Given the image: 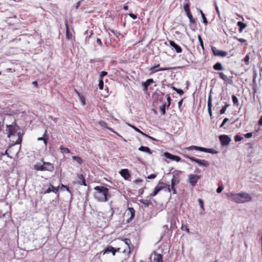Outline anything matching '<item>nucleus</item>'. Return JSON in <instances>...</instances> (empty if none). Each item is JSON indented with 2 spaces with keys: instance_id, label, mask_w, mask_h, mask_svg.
<instances>
[{
  "instance_id": "13",
  "label": "nucleus",
  "mask_w": 262,
  "mask_h": 262,
  "mask_svg": "<svg viewBox=\"0 0 262 262\" xmlns=\"http://www.w3.org/2000/svg\"><path fill=\"white\" fill-rule=\"evenodd\" d=\"M169 45L171 47H172L176 50L177 53H180L182 52V50L181 48L179 46H178L177 44H176L173 41L170 40Z\"/></svg>"
},
{
  "instance_id": "29",
  "label": "nucleus",
  "mask_w": 262,
  "mask_h": 262,
  "mask_svg": "<svg viewBox=\"0 0 262 262\" xmlns=\"http://www.w3.org/2000/svg\"><path fill=\"white\" fill-rule=\"evenodd\" d=\"M128 210H129V212L130 213V214H131L130 219L132 220L135 216V211L134 209L133 208H132V207L128 208Z\"/></svg>"
},
{
  "instance_id": "14",
  "label": "nucleus",
  "mask_w": 262,
  "mask_h": 262,
  "mask_svg": "<svg viewBox=\"0 0 262 262\" xmlns=\"http://www.w3.org/2000/svg\"><path fill=\"white\" fill-rule=\"evenodd\" d=\"M116 252H118L117 249H115L114 247L111 246H107L104 251L103 253H109L112 252L113 255H115Z\"/></svg>"
},
{
  "instance_id": "28",
  "label": "nucleus",
  "mask_w": 262,
  "mask_h": 262,
  "mask_svg": "<svg viewBox=\"0 0 262 262\" xmlns=\"http://www.w3.org/2000/svg\"><path fill=\"white\" fill-rule=\"evenodd\" d=\"M187 17H188L189 21L191 23L194 24L195 21L194 19H193L192 14L190 12L186 13Z\"/></svg>"
},
{
  "instance_id": "53",
  "label": "nucleus",
  "mask_w": 262,
  "mask_h": 262,
  "mask_svg": "<svg viewBox=\"0 0 262 262\" xmlns=\"http://www.w3.org/2000/svg\"><path fill=\"white\" fill-rule=\"evenodd\" d=\"M177 92L180 95H182L184 94V92L182 90L178 89L177 90Z\"/></svg>"
},
{
  "instance_id": "42",
  "label": "nucleus",
  "mask_w": 262,
  "mask_h": 262,
  "mask_svg": "<svg viewBox=\"0 0 262 262\" xmlns=\"http://www.w3.org/2000/svg\"><path fill=\"white\" fill-rule=\"evenodd\" d=\"M229 120V119L227 118H225L224 120H223V121L222 122V123L221 124V125H220V127H223L224 126V125L225 124V123L228 122Z\"/></svg>"
},
{
  "instance_id": "8",
  "label": "nucleus",
  "mask_w": 262,
  "mask_h": 262,
  "mask_svg": "<svg viewBox=\"0 0 262 262\" xmlns=\"http://www.w3.org/2000/svg\"><path fill=\"white\" fill-rule=\"evenodd\" d=\"M151 262H163L162 255L156 252H154L150 255Z\"/></svg>"
},
{
  "instance_id": "12",
  "label": "nucleus",
  "mask_w": 262,
  "mask_h": 262,
  "mask_svg": "<svg viewBox=\"0 0 262 262\" xmlns=\"http://www.w3.org/2000/svg\"><path fill=\"white\" fill-rule=\"evenodd\" d=\"M164 155L166 158L171 159L173 161H175L177 162H179L181 161V158L180 157L172 155L169 152H165Z\"/></svg>"
},
{
  "instance_id": "54",
  "label": "nucleus",
  "mask_w": 262,
  "mask_h": 262,
  "mask_svg": "<svg viewBox=\"0 0 262 262\" xmlns=\"http://www.w3.org/2000/svg\"><path fill=\"white\" fill-rule=\"evenodd\" d=\"M226 111V108L225 107H224V106L221 108V110H220V114H223L225 113Z\"/></svg>"
},
{
  "instance_id": "17",
  "label": "nucleus",
  "mask_w": 262,
  "mask_h": 262,
  "mask_svg": "<svg viewBox=\"0 0 262 262\" xmlns=\"http://www.w3.org/2000/svg\"><path fill=\"white\" fill-rule=\"evenodd\" d=\"M120 174L122 177H123L125 180L128 179L130 177V174L129 173V171L127 169H122L120 172Z\"/></svg>"
},
{
  "instance_id": "15",
  "label": "nucleus",
  "mask_w": 262,
  "mask_h": 262,
  "mask_svg": "<svg viewBox=\"0 0 262 262\" xmlns=\"http://www.w3.org/2000/svg\"><path fill=\"white\" fill-rule=\"evenodd\" d=\"M154 82V81L152 79H148L146 81L142 82V85L144 87V91H147L148 86Z\"/></svg>"
},
{
  "instance_id": "43",
  "label": "nucleus",
  "mask_w": 262,
  "mask_h": 262,
  "mask_svg": "<svg viewBox=\"0 0 262 262\" xmlns=\"http://www.w3.org/2000/svg\"><path fill=\"white\" fill-rule=\"evenodd\" d=\"M198 146L192 145V146L188 147L187 149L188 150H193V149L198 150Z\"/></svg>"
},
{
  "instance_id": "11",
  "label": "nucleus",
  "mask_w": 262,
  "mask_h": 262,
  "mask_svg": "<svg viewBox=\"0 0 262 262\" xmlns=\"http://www.w3.org/2000/svg\"><path fill=\"white\" fill-rule=\"evenodd\" d=\"M221 144L223 146H226L229 144L231 141L230 138L227 135H221L219 137Z\"/></svg>"
},
{
  "instance_id": "47",
  "label": "nucleus",
  "mask_w": 262,
  "mask_h": 262,
  "mask_svg": "<svg viewBox=\"0 0 262 262\" xmlns=\"http://www.w3.org/2000/svg\"><path fill=\"white\" fill-rule=\"evenodd\" d=\"M244 60L247 64H248L249 61V56L248 55H246L245 57Z\"/></svg>"
},
{
  "instance_id": "39",
  "label": "nucleus",
  "mask_w": 262,
  "mask_h": 262,
  "mask_svg": "<svg viewBox=\"0 0 262 262\" xmlns=\"http://www.w3.org/2000/svg\"><path fill=\"white\" fill-rule=\"evenodd\" d=\"M198 202L200 204V205L201 207V208L203 210H204V202H203V201L201 199H198Z\"/></svg>"
},
{
  "instance_id": "18",
  "label": "nucleus",
  "mask_w": 262,
  "mask_h": 262,
  "mask_svg": "<svg viewBox=\"0 0 262 262\" xmlns=\"http://www.w3.org/2000/svg\"><path fill=\"white\" fill-rule=\"evenodd\" d=\"M129 126L130 127H132L133 128H134L136 132H138V133H140V134H141L142 135H143V136H146L148 138H149V139H151V140H156V139L146 134H145V133H143L142 131H141L139 129H138V128H137L136 127L133 126V125H129Z\"/></svg>"
},
{
  "instance_id": "44",
  "label": "nucleus",
  "mask_w": 262,
  "mask_h": 262,
  "mask_svg": "<svg viewBox=\"0 0 262 262\" xmlns=\"http://www.w3.org/2000/svg\"><path fill=\"white\" fill-rule=\"evenodd\" d=\"M11 149H12V146H11V147L9 148V149H8V150H6L5 151V155H7L8 157H10V158H11L12 157H10V156H9V153H8V151H10V150H11ZM3 155H4V154Z\"/></svg>"
},
{
  "instance_id": "19",
  "label": "nucleus",
  "mask_w": 262,
  "mask_h": 262,
  "mask_svg": "<svg viewBox=\"0 0 262 262\" xmlns=\"http://www.w3.org/2000/svg\"><path fill=\"white\" fill-rule=\"evenodd\" d=\"M139 150L140 151H143V152H147L148 154H151V151L150 148L149 147H146V146H141L139 148Z\"/></svg>"
},
{
  "instance_id": "52",
  "label": "nucleus",
  "mask_w": 262,
  "mask_h": 262,
  "mask_svg": "<svg viewBox=\"0 0 262 262\" xmlns=\"http://www.w3.org/2000/svg\"><path fill=\"white\" fill-rule=\"evenodd\" d=\"M156 177V175L155 174H151L147 177V179H152L155 178Z\"/></svg>"
},
{
  "instance_id": "55",
  "label": "nucleus",
  "mask_w": 262,
  "mask_h": 262,
  "mask_svg": "<svg viewBox=\"0 0 262 262\" xmlns=\"http://www.w3.org/2000/svg\"><path fill=\"white\" fill-rule=\"evenodd\" d=\"M167 100L168 101V104L167 105V107H169V105H170V100H171V98L169 96H168L167 97Z\"/></svg>"
},
{
  "instance_id": "38",
  "label": "nucleus",
  "mask_w": 262,
  "mask_h": 262,
  "mask_svg": "<svg viewBox=\"0 0 262 262\" xmlns=\"http://www.w3.org/2000/svg\"><path fill=\"white\" fill-rule=\"evenodd\" d=\"M181 228L182 230H184V229L185 230L187 233L189 232V229L188 228L187 225H184L183 224H182Z\"/></svg>"
},
{
  "instance_id": "61",
  "label": "nucleus",
  "mask_w": 262,
  "mask_h": 262,
  "mask_svg": "<svg viewBox=\"0 0 262 262\" xmlns=\"http://www.w3.org/2000/svg\"><path fill=\"white\" fill-rule=\"evenodd\" d=\"M97 41V43L99 45H100V46H102V42H101V41L100 39H99V38H97V41Z\"/></svg>"
},
{
  "instance_id": "40",
  "label": "nucleus",
  "mask_w": 262,
  "mask_h": 262,
  "mask_svg": "<svg viewBox=\"0 0 262 262\" xmlns=\"http://www.w3.org/2000/svg\"><path fill=\"white\" fill-rule=\"evenodd\" d=\"M140 202L141 203H143V204H144L147 207H148L149 206V203L148 202V201H146V200H141L140 201Z\"/></svg>"
},
{
  "instance_id": "36",
  "label": "nucleus",
  "mask_w": 262,
  "mask_h": 262,
  "mask_svg": "<svg viewBox=\"0 0 262 262\" xmlns=\"http://www.w3.org/2000/svg\"><path fill=\"white\" fill-rule=\"evenodd\" d=\"M186 158L190 159L191 161H193V162H195L196 163V161L198 160V159H196L194 157H190V156H184Z\"/></svg>"
},
{
  "instance_id": "64",
  "label": "nucleus",
  "mask_w": 262,
  "mask_h": 262,
  "mask_svg": "<svg viewBox=\"0 0 262 262\" xmlns=\"http://www.w3.org/2000/svg\"><path fill=\"white\" fill-rule=\"evenodd\" d=\"M182 102H183V99H181L180 101H179V102H178V107H181V106L182 105Z\"/></svg>"
},
{
  "instance_id": "5",
  "label": "nucleus",
  "mask_w": 262,
  "mask_h": 262,
  "mask_svg": "<svg viewBox=\"0 0 262 262\" xmlns=\"http://www.w3.org/2000/svg\"><path fill=\"white\" fill-rule=\"evenodd\" d=\"M164 188L166 189L168 192L171 191L169 185L163 182H159L158 185L154 189L152 193H151L150 195L151 196H155L159 193V191Z\"/></svg>"
},
{
  "instance_id": "35",
  "label": "nucleus",
  "mask_w": 262,
  "mask_h": 262,
  "mask_svg": "<svg viewBox=\"0 0 262 262\" xmlns=\"http://www.w3.org/2000/svg\"><path fill=\"white\" fill-rule=\"evenodd\" d=\"M206 152L214 154H216L217 152L213 149L206 148Z\"/></svg>"
},
{
  "instance_id": "22",
  "label": "nucleus",
  "mask_w": 262,
  "mask_h": 262,
  "mask_svg": "<svg viewBox=\"0 0 262 262\" xmlns=\"http://www.w3.org/2000/svg\"><path fill=\"white\" fill-rule=\"evenodd\" d=\"M213 69L217 71H222L224 70V68L220 62H217L213 66Z\"/></svg>"
},
{
  "instance_id": "26",
  "label": "nucleus",
  "mask_w": 262,
  "mask_h": 262,
  "mask_svg": "<svg viewBox=\"0 0 262 262\" xmlns=\"http://www.w3.org/2000/svg\"><path fill=\"white\" fill-rule=\"evenodd\" d=\"M72 158L74 160L77 161L79 164H81L83 162V160L79 157L73 156Z\"/></svg>"
},
{
  "instance_id": "41",
  "label": "nucleus",
  "mask_w": 262,
  "mask_h": 262,
  "mask_svg": "<svg viewBox=\"0 0 262 262\" xmlns=\"http://www.w3.org/2000/svg\"><path fill=\"white\" fill-rule=\"evenodd\" d=\"M235 141H241L243 139V138L242 137H240L238 135H236L235 137Z\"/></svg>"
},
{
  "instance_id": "57",
  "label": "nucleus",
  "mask_w": 262,
  "mask_h": 262,
  "mask_svg": "<svg viewBox=\"0 0 262 262\" xmlns=\"http://www.w3.org/2000/svg\"><path fill=\"white\" fill-rule=\"evenodd\" d=\"M107 72H105V71H102L101 73V75H100V77H101V78H102V77L106 76L107 75Z\"/></svg>"
},
{
  "instance_id": "60",
  "label": "nucleus",
  "mask_w": 262,
  "mask_h": 262,
  "mask_svg": "<svg viewBox=\"0 0 262 262\" xmlns=\"http://www.w3.org/2000/svg\"><path fill=\"white\" fill-rule=\"evenodd\" d=\"M52 191V190H51V188L50 187L48 188L45 191V193H48Z\"/></svg>"
},
{
  "instance_id": "33",
  "label": "nucleus",
  "mask_w": 262,
  "mask_h": 262,
  "mask_svg": "<svg viewBox=\"0 0 262 262\" xmlns=\"http://www.w3.org/2000/svg\"><path fill=\"white\" fill-rule=\"evenodd\" d=\"M166 106V104L164 103L162 106L160 107V111L162 112V114L163 115H164L165 114V107Z\"/></svg>"
},
{
  "instance_id": "7",
  "label": "nucleus",
  "mask_w": 262,
  "mask_h": 262,
  "mask_svg": "<svg viewBox=\"0 0 262 262\" xmlns=\"http://www.w3.org/2000/svg\"><path fill=\"white\" fill-rule=\"evenodd\" d=\"M172 69L171 68L169 67H162L160 68V64H157L155 66L152 67L150 68V75H151L154 73H155L159 71H166V70H169Z\"/></svg>"
},
{
  "instance_id": "21",
  "label": "nucleus",
  "mask_w": 262,
  "mask_h": 262,
  "mask_svg": "<svg viewBox=\"0 0 262 262\" xmlns=\"http://www.w3.org/2000/svg\"><path fill=\"white\" fill-rule=\"evenodd\" d=\"M237 26L239 27V32L240 33L242 32L243 30L244 29H245L247 27V25L245 23H243V22L242 21H238L237 23Z\"/></svg>"
},
{
  "instance_id": "59",
  "label": "nucleus",
  "mask_w": 262,
  "mask_h": 262,
  "mask_svg": "<svg viewBox=\"0 0 262 262\" xmlns=\"http://www.w3.org/2000/svg\"><path fill=\"white\" fill-rule=\"evenodd\" d=\"M176 183H175V180L174 179V178H173L172 180H171V188H173V187H174V185H175Z\"/></svg>"
},
{
  "instance_id": "31",
  "label": "nucleus",
  "mask_w": 262,
  "mask_h": 262,
  "mask_svg": "<svg viewBox=\"0 0 262 262\" xmlns=\"http://www.w3.org/2000/svg\"><path fill=\"white\" fill-rule=\"evenodd\" d=\"M75 92L78 95L81 102L82 103L83 105H84L85 104V99H84V97L80 95V94L76 90H75Z\"/></svg>"
},
{
  "instance_id": "49",
  "label": "nucleus",
  "mask_w": 262,
  "mask_h": 262,
  "mask_svg": "<svg viewBox=\"0 0 262 262\" xmlns=\"http://www.w3.org/2000/svg\"><path fill=\"white\" fill-rule=\"evenodd\" d=\"M66 33H67V35L68 37L69 38H70V37H69V26H68V25L67 23H66Z\"/></svg>"
},
{
  "instance_id": "37",
  "label": "nucleus",
  "mask_w": 262,
  "mask_h": 262,
  "mask_svg": "<svg viewBox=\"0 0 262 262\" xmlns=\"http://www.w3.org/2000/svg\"><path fill=\"white\" fill-rule=\"evenodd\" d=\"M198 39H199V40L200 42V46H201L202 49L204 50V47L203 42L201 38V37L200 35L198 36Z\"/></svg>"
},
{
  "instance_id": "46",
  "label": "nucleus",
  "mask_w": 262,
  "mask_h": 262,
  "mask_svg": "<svg viewBox=\"0 0 262 262\" xmlns=\"http://www.w3.org/2000/svg\"><path fill=\"white\" fill-rule=\"evenodd\" d=\"M80 179H82V183H80L81 185H83L84 186H86V184L85 183V180L83 178V177L82 176V175H80V177L79 178Z\"/></svg>"
},
{
  "instance_id": "51",
  "label": "nucleus",
  "mask_w": 262,
  "mask_h": 262,
  "mask_svg": "<svg viewBox=\"0 0 262 262\" xmlns=\"http://www.w3.org/2000/svg\"><path fill=\"white\" fill-rule=\"evenodd\" d=\"M134 182L135 183V184H139L140 183H142V180L141 179H137V180H135Z\"/></svg>"
},
{
  "instance_id": "10",
  "label": "nucleus",
  "mask_w": 262,
  "mask_h": 262,
  "mask_svg": "<svg viewBox=\"0 0 262 262\" xmlns=\"http://www.w3.org/2000/svg\"><path fill=\"white\" fill-rule=\"evenodd\" d=\"M211 50L214 56L223 57L227 55L226 52L218 50L215 47H211Z\"/></svg>"
},
{
  "instance_id": "50",
  "label": "nucleus",
  "mask_w": 262,
  "mask_h": 262,
  "mask_svg": "<svg viewBox=\"0 0 262 262\" xmlns=\"http://www.w3.org/2000/svg\"><path fill=\"white\" fill-rule=\"evenodd\" d=\"M223 190V188L222 186H219L217 189H216V192L217 193H221Z\"/></svg>"
},
{
  "instance_id": "9",
  "label": "nucleus",
  "mask_w": 262,
  "mask_h": 262,
  "mask_svg": "<svg viewBox=\"0 0 262 262\" xmlns=\"http://www.w3.org/2000/svg\"><path fill=\"white\" fill-rule=\"evenodd\" d=\"M130 244V241L129 239L125 238L124 239V244L127 247V249H123L122 248H119L117 249L118 252H122L124 253H129L130 252L129 245Z\"/></svg>"
},
{
  "instance_id": "4",
  "label": "nucleus",
  "mask_w": 262,
  "mask_h": 262,
  "mask_svg": "<svg viewBox=\"0 0 262 262\" xmlns=\"http://www.w3.org/2000/svg\"><path fill=\"white\" fill-rule=\"evenodd\" d=\"M34 169L37 171H53L54 170L53 164L42 161V163H37L34 165Z\"/></svg>"
},
{
  "instance_id": "62",
  "label": "nucleus",
  "mask_w": 262,
  "mask_h": 262,
  "mask_svg": "<svg viewBox=\"0 0 262 262\" xmlns=\"http://www.w3.org/2000/svg\"><path fill=\"white\" fill-rule=\"evenodd\" d=\"M237 40L241 42H246V40L243 38H237Z\"/></svg>"
},
{
  "instance_id": "3",
  "label": "nucleus",
  "mask_w": 262,
  "mask_h": 262,
  "mask_svg": "<svg viewBox=\"0 0 262 262\" xmlns=\"http://www.w3.org/2000/svg\"><path fill=\"white\" fill-rule=\"evenodd\" d=\"M229 196L234 202L237 203H244L251 201L252 197L245 192L240 193H231Z\"/></svg>"
},
{
  "instance_id": "32",
  "label": "nucleus",
  "mask_w": 262,
  "mask_h": 262,
  "mask_svg": "<svg viewBox=\"0 0 262 262\" xmlns=\"http://www.w3.org/2000/svg\"><path fill=\"white\" fill-rule=\"evenodd\" d=\"M189 4L187 3L184 6V9L186 13L190 12V9H189Z\"/></svg>"
},
{
  "instance_id": "63",
  "label": "nucleus",
  "mask_w": 262,
  "mask_h": 262,
  "mask_svg": "<svg viewBox=\"0 0 262 262\" xmlns=\"http://www.w3.org/2000/svg\"><path fill=\"white\" fill-rule=\"evenodd\" d=\"M208 112L210 115V116L211 117L212 116V110H211V108H210L209 109V108H208Z\"/></svg>"
},
{
  "instance_id": "2",
  "label": "nucleus",
  "mask_w": 262,
  "mask_h": 262,
  "mask_svg": "<svg viewBox=\"0 0 262 262\" xmlns=\"http://www.w3.org/2000/svg\"><path fill=\"white\" fill-rule=\"evenodd\" d=\"M95 192L94 196L99 202H105L107 201L108 196V189L103 186H96L94 187Z\"/></svg>"
},
{
  "instance_id": "20",
  "label": "nucleus",
  "mask_w": 262,
  "mask_h": 262,
  "mask_svg": "<svg viewBox=\"0 0 262 262\" xmlns=\"http://www.w3.org/2000/svg\"><path fill=\"white\" fill-rule=\"evenodd\" d=\"M47 132V130H45L44 134H43V137H39V138H37V140L38 141H41V140L43 141V143H44V144H45V146H47V139H48V138H45L46 136Z\"/></svg>"
},
{
  "instance_id": "23",
  "label": "nucleus",
  "mask_w": 262,
  "mask_h": 262,
  "mask_svg": "<svg viewBox=\"0 0 262 262\" xmlns=\"http://www.w3.org/2000/svg\"><path fill=\"white\" fill-rule=\"evenodd\" d=\"M99 124L102 126V127H106L107 128V129H108L109 130H111L112 132L115 133V132L113 130V129L111 128H110L107 126V123L105 122V121H100L99 122Z\"/></svg>"
},
{
  "instance_id": "25",
  "label": "nucleus",
  "mask_w": 262,
  "mask_h": 262,
  "mask_svg": "<svg viewBox=\"0 0 262 262\" xmlns=\"http://www.w3.org/2000/svg\"><path fill=\"white\" fill-rule=\"evenodd\" d=\"M219 76L225 82H228L229 80V79L228 78L227 76L225 75L223 73H219Z\"/></svg>"
},
{
  "instance_id": "34",
  "label": "nucleus",
  "mask_w": 262,
  "mask_h": 262,
  "mask_svg": "<svg viewBox=\"0 0 262 262\" xmlns=\"http://www.w3.org/2000/svg\"><path fill=\"white\" fill-rule=\"evenodd\" d=\"M98 85L99 89L102 90L103 89V81L102 78L99 79Z\"/></svg>"
},
{
  "instance_id": "16",
  "label": "nucleus",
  "mask_w": 262,
  "mask_h": 262,
  "mask_svg": "<svg viewBox=\"0 0 262 262\" xmlns=\"http://www.w3.org/2000/svg\"><path fill=\"white\" fill-rule=\"evenodd\" d=\"M196 163L200 166L205 167H207L209 165V163L207 161L199 159H198Z\"/></svg>"
},
{
  "instance_id": "24",
  "label": "nucleus",
  "mask_w": 262,
  "mask_h": 262,
  "mask_svg": "<svg viewBox=\"0 0 262 262\" xmlns=\"http://www.w3.org/2000/svg\"><path fill=\"white\" fill-rule=\"evenodd\" d=\"M199 12L200 13L201 15V16H202V18L203 19V23L204 24H207L208 23V21H207V20L205 17V14H204V13L203 12V11L201 10V9H199Z\"/></svg>"
},
{
  "instance_id": "56",
  "label": "nucleus",
  "mask_w": 262,
  "mask_h": 262,
  "mask_svg": "<svg viewBox=\"0 0 262 262\" xmlns=\"http://www.w3.org/2000/svg\"><path fill=\"white\" fill-rule=\"evenodd\" d=\"M129 16L134 19L137 18V16L133 13H129Z\"/></svg>"
},
{
  "instance_id": "27",
  "label": "nucleus",
  "mask_w": 262,
  "mask_h": 262,
  "mask_svg": "<svg viewBox=\"0 0 262 262\" xmlns=\"http://www.w3.org/2000/svg\"><path fill=\"white\" fill-rule=\"evenodd\" d=\"M60 149L61 152L62 154L70 153V150L68 148L64 147L63 146H61L60 147Z\"/></svg>"
},
{
  "instance_id": "58",
  "label": "nucleus",
  "mask_w": 262,
  "mask_h": 262,
  "mask_svg": "<svg viewBox=\"0 0 262 262\" xmlns=\"http://www.w3.org/2000/svg\"><path fill=\"white\" fill-rule=\"evenodd\" d=\"M58 189H59V187H55L54 189L52 190V191L53 192H54L55 194H57L58 192Z\"/></svg>"
},
{
  "instance_id": "1",
  "label": "nucleus",
  "mask_w": 262,
  "mask_h": 262,
  "mask_svg": "<svg viewBox=\"0 0 262 262\" xmlns=\"http://www.w3.org/2000/svg\"><path fill=\"white\" fill-rule=\"evenodd\" d=\"M18 126H15L12 125H7L6 129L8 137L11 138V141L14 143L13 146L20 144L22 141V136L20 132H18Z\"/></svg>"
},
{
  "instance_id": "45",
  "label": "nucleus",
  "mask_w": 262,
  "mask_h": 262,
  "mask_svg": "<svg viewBox=\"0 0 262 262\" xmlns=\"http://www.w3.org/2000/svg\"><path fill=\"white\" fill-rule=\"evenodd\" d=\"M252 136V133H248L244 135V137L247 138H250Z\"/></svg>"
},
{
  "instance_id": "48",
  "label": "nucleus",
  "mask_w": 262,
  "mask_h": 262,
  "mask_svg": "<svg viewBox=\"0 0 262 262\" xmlns=\"http://www.w3.org/2000/svg\"><path fill=\"white\" fill-rule=\"evenodd\" d=\"M197 150H199V151H203V152H206V148L198 146Z\"/></svg>"
},
{
  "instance_id": "6",
  "label": "nucleus",
  "mask_w": 262,
  "mask_h": 262,
  "mask_svg": "<svg viewBox=\"0 0 262 262\" xmlns=\"http://www.w3.org/2000/svg\"><path fill=\"white\" fill-rule=\"evenodd\" d=\"M200 179V176L193 174H190L188 176V182L191 184V185L192 187H194L196 185L198 181Z\"/></svg>"
},
{
  "instance_id": "30",
  "label": "nucleus",
  "mask_w": 262,
  "mask_h": 262,
  "mask_svg": "<svg viewBox=\"0 0 262 262\" xmlns=\"http://www.w3.org/2000/svg\"><path fill=\"white\" fill-rule=\"evenodd\" d=\"M232 101L234 105H238V98L235 96L232 95Z\"/></svg>"
}]
</instances>
